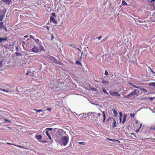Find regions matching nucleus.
<instances>
[{"instance_id":"1","label":"nucleus","mask_w":155,"mask_h":155,"mask_svg":"<svg viewBox=\"0 0 155 155\" xmlns=\"http://www.w3.org/2000/svg\"><path fill=\"white\" fill-rule=\"evenodd\" d=\"M139 92V91L137 89H136L133 91L131 92L124 97L125 98L127 99H133L136 96H138Z\"/></svg>"},{"instance_id":"45","label":"nucleus","mask_w":155,"mask_h":155,"mask_svg":"<svg viewBox=\"0 0 155 155\" xmlns=\"http://www.w3.org/2000/svg\"><path fill=\"white\" fill-rule=\"evenodd\" d=\"M150 100L151 101H152L154 98V97H149V98Z\"/></svg>"},{"instance_id":"16","label":"nucleus","mask_w":155,"mask_h":155,"mask_svg":"<svg viewBox=\"0 0 155 155\" xmlns=\"http://www.w3.org/2000/svg\"><path fill=\"white\" fill-rule=\"evenodd\" d=\"M151 130L153 133H154V136L155 137V127L151 128Z\"/></svg>"},{"instance_id":"41","label":"nucleus","mask_w":155,"mask_h":155,"mask_svg":"<svg viewBox=\"0 0 155 155\" xmlns=\"http://www.w3.org/2000/svg\"><path fill=\"white\" fill-rule=\"evenodd\" d=\"M135 114L134 113H133V114H131V118H134Z\"/></svg>"},{"instance_id":"14","label":"nucleus","mask_w":155,"mask_h":155,"mask_svg":"<svg viewBox=\"0 0 155 155\" xmlns=\"http://www.w3.org/2000/svg\"><path fill=\"white\" fill-rule=\"evenodd\" d=\"M92 55V54L91 53H90V54H87V57L89 59L91 60L92 59V58L91 57V56Z\"/></svg>"},{"instance_id":"18","label":"nucleus","mask_w":155,"mask_h":155,"mask_svg":"<svg viewBox=\"0 0 155 155\" xmlns=\"http://www.w3.org/2000/svg\"><path fill=\"white\" fill-rule=\"evenodd\" d=\"M113 113L115 116H117L118 115L117 111L115 109H113Z\"/></svg>"},{"instance_id":"31","label":"nucleus","mask_w":155,"mask_h":155,"mask_svg":"<svg viewBox=\"0 0 155 155\" xmlns=\"http://www.w3.org/2000/svg\"><path fill=\"white\" fill-rule=\"evenodd\" d=\"M35 41L37 43H38V45L39 44V40L38 39H34Z\"/></svg>"},{"instance_id":"44","label":"nucleus","mask_w":155,"mask_h":155,"mask_svg":"<svg viewBox=\"0 0 155 155\" xmlns=\"http://www.w3.org/2000/svg\"><path fill=\"white\" fill-rule=\"evenodd\" d=\"M30 38H31L33 39V40H34V39H35V38H34V37H33V35H30Z\"/></svg>"},{"instance_id":"17","label":"nucleus","mask_w":155,"mask_h":155,"mask_svg":"<svg viewBox=\"0 0 155 155\" xmlns=\"http://www.w3.org/2000/svg\"><path fill=\"white\" fill-rule=\"evenodd\" d=\"M7 39V37H5V38H0V41L1 42H2L3 41L6 40Z\"/></svg>"},{"instance_id":"12","label":"nucleus","mask_w":155,"mask_h":155,"mask_svg":"<svg viewBox=\"0 0 155 155\" xmlns=\"http://www.w3.org/2000/svg\"><path fill=\"white\" fill-rule=\"evenodd\" d=\"M101 111L103 115V122H105V119H106V115L105 114L104 111H102L101 110Z\"/></svg>"},{"instance_id":"15","label":"nucleus","mask_w":155,"mask_h":155,"mask_svg":"<svg viewBox=\"0 0 155 155\" xmlns=\"http://www.w3.org/2000/svg\"><path fill=\"white\" fill-rule=\"evenodd\" d=\"M46 131V135L49 138V139L50 140H51V137L50 135V134H49L48 131Z\"/></svg>"},{"instance_id":"4","label":"nucleus","mask_w":155,"mask_h":155,"mask_svg":"<svg viewBox=\"0 0 155 155\" xmlns=\"http://www.w3.org/2000/svg\"><path fill=\"white\" fill-rule=\"evenodd\" d=\"M110 94L112 96H116L118 97H120V94L116 91H112L111 90L109 91Z\"/></svg>"},{"instance_id":"39","label":"nucleus","mask_w":155,"mask_h":155,"mask_svg":"<svg viewBox=\"0 0 155 155\" xmlns=\"http://www.w3.org/2000/svg\"><path fill=\"white\" fill-rule=\"evenodd\" d=\"M112 141L113 142H115L116 141H117L118 143H120V142L119 140H116L115 139H112Z\"/></svg>"},{"instance_id":"62","label":"nucleus","mask_w":155,"mask_h":155,"mask_svg":"<svg viewBox=\"0 0 155 155\" xmlns=\"http://www.w3.org/2000/svg\"><path fill=\"white\" fill-rule=\"evenodd\" d=\"M155 0H152V1H153V2Z\"/></svg>"},{"instance_id":"54","label":"nucleus","mask_w":155,"mask_h":155,"mask_svg":"<svg viewBox=\"0 0 155 155\" xmlns=\"http://www.w3.org/2000/svg\"><path fill=\"white\" fill-rule=\"evenodd\" d=\"M52 109L51 108H47V110L50 111V110Z\"/></svg>"},{"instance_id":"64","label":"nucleus","mask_w":155,"mask_h":155,"mask_svg":"<svg viewBox=\"0 0 155 155\" xmlns=\"http://www.w3.org/2000/svg\"><path fill=\"white\" fill-rule=\"evenodd\" d=\"M134 136L135 137H136V135H134Z\"/></svg>"},{"instance_id":"56","label":"nucleus","mask_w":155,"mask_h":155,"mask_svg":"<svg viewBox=\"0 0 155 155\" xmlns=\"http://www.w3.org/2000/svg\"><path fill=\"white\" fill-rule=\"evenodd\" d=\"M28 37V35H26V36H24V37L25 38H27Z\"/></svg>"},{"instance_id":"61","label":"nucleus","mask_w":155,"mask_h":155,"mask_svg":"<svg viewBox=\"0 0 155 155\" xmlns=\"http://www.w3.org/2000/svg\"><path fill=\"white\" fill-rule=\"evenodd\" d=\"M76 48L77 49H78V50H79V48Z\"/></svg>"},{"instance_id":"29","label":"nucleus","mask_w":155,"mask_h":155,"mask_svg":"<svg viewBox=\"0 0 155 155\" xmlns=\"http://www.w3.org/2000/svg\"><path fill=\"white\" fill-rule=\"evenodd\" d=\"M4 117L3 116V115H0V120H3L4 119Z\"/></svg>"},{"instance_id":"49","label":"nucleus","mask_w":155,"mask_h":155,"mask_svg":"<svg viewBox=\"0 0 155 155\" xmlns=\"http://www.w3.org/2000/svg\"><path fill=\"white\" fill-rule=\"evenodd\" d=\"M107 37L105 38L104 39V40H103V41H105L106 40H107Z\"/></svg>"},{"instance_id":"20","label":"nucleus","mask_w":155,"mask_h":155,"mask_svg":"<svg viewBox=\"0 0 155 155\" xmlns=\"http://www.w3.org/2000/svg\"><path fill=\"white\" fill-rule=\"evenodd\" d=\"M43 27L45 28H46L48 31L49 30L50 28L51 27L50 26H46V25L43 26Z\"/></svg>"},{"instance_id":"60","label":"nucleus","mask_w":155,"mask_h":155,"mask_svg":"<svg viewBox=\"0 0 155 155\" xmlns=\"http://www.w3.org/2000/svg\"><path fill=\"white\" fill-rule=\"evenodd\" d=\"M152 72L153 74H155V72L153 71L152 70Z\"/></svg>"},{"instance_id":"13","label":"nucleus","mask_w":155,"mask_h":155,"mask_svg":"<svg viewBox=\"0 0 155 155\" xmlns=\"http://www.w3.org/2000/svg\"><path fill=\"white\" fill-rule=\"evenodd\" d=\"M114 123L113 124V125H112V127L113 128H114L117 126V124L116 123V121L115 119H113Z\"/></svg>"},{"instance_id":"37","label":"nucleus","mask_w":155,"mask_h":155,"mask_svg":"<svg viewBox=\"0 0 155 155\" xmlns=\"http://www.w3.org/2000/svg\"><path fill=\"white\" fill-rule=\"evenodd\" d=\"M4 120H5V122H8L9 123H11V121H10L9 120H8L6 118Z\"/></svg>"},{"instance_id":"38","label":"nucleus","mask_w":155,"mask_h":155,"mask_svg":"<svg viewBox=\"0 0 155 155\" xmlns=\"http://www.w3.org/2000/svg\"><path fill=\"white\" fill-rule=\"evenodd\" d=\"M120 122H121V117H122V114L121 113V112H120Z\"/></svg>"},{"instance_id":"22","label":"nucleus","mask_w":155,"mask_h":155,"mask_svg":"<svg viewBox=\"0 0 155 155\" xmlns=\"http://www.w3.org/2000/svg\"><path fill=\"white\" fill-rule=\"evenodd\" d=\"M76 64L78 65H80L81 66H82V64L81 62H80L79 61H77L76 62Z\"/></svg>"},{"instance_id":"23","label":"nucleus","mask_w":155,"mask_h":155,"mask_svg":"<svg viewBox=\"0 0 155 155\" xmlns=\"http://www.w3.org/2000/svg\"><path fill=\"white\" fill-rule=\"evenodd\" d=\"M0 90L3 91H4V92H9V90H5V89H2V88H0Z\"/></svg>"},{"instance_id":"47","label":"nucleus","mask_w":155,"mask_h":155,"mask_svg":"<svg viewBox=\"0 0 155 155\" xmlns=\"http://www.w3.org/2000/svg\"><path fill=\"white\" fill-rule=\"evenodd\" d=\"M102 36H101V35H100L98 37V40H100V39L102 38Z\"/></svg>"},{"instance_id":"21","label":"nucleus","mask_w":155,"mask_h":155,"mask_svg":"<svg viewBox=\"0 0 155 155\" xmlns=\"http://www.w3.org/2000/svg\"><path fill=\"white\" fill-rule=\"evenodd\" d=\"M149 85L150 86H154L155 88V83L154 82L150 83L149 84Z\"/></svg>"},{"instance_id":"5","label":"nucleus","mask_w":155,"mask_h":155,"mask_svg":"<svg viewBox=\"0 0 155 155\" xmlns=\"http://www.w3.org/2000/svg\"><path fill=\"white\" fill-rule=\"evenodd\" d=\"M50 58L53 61V62L54 63L61 64V62L58 61V60L55 57L51 56L50 57Z\"/></svg>"},{"instance_id":"34","label":"nucleus","mask_w":155,"mask_h":155,"mask_svg":"<svg viewBox=\"0 0 155 155\" xmlns=\"http://www.w3.org/2000/svg\"><path fill=\"white\" fill-rule=\"evenodd\" d=\"M52 128H47L46 130H45V131H48V130H51V131L52 130Z\"/></svg>"},{"instance_id":"11","label":"nucleus","mask_w":155,"mask_h":155,"mask_svg":"<svg viewBox=\"0 0 155 155\" xmlns=\"http://www.w3.org/2000/svg\"><path fill=\"white\" fill-rule=\"evenodd\" d=\"M126 117H127V115L126 114H124V115L123 119V121H122L123 124H124V122H125V121L126 120Z\"/></svg>"},{"instance_id":"32","label":"nucleus","mask_w":155,"mask_h":155,"mask_svg":"<svg viewBox=\"0 0 155 155\" xmlns=\"http://www.w3.org/2000/svg\"><path fill=\"white\" fill-rule=\"evenodd\" d=\"M67 45L68 46H69V47H72L73 48H75V46L74 45H71V44H68Z\"/></svg>"},{"instance_id":"6","label":"nucleus","mask_w":155,"mask_h":155,"mask_svg":"<svg viewBox=\"0 0 155 155\" xmlns=\"http://www.w3.org/2000/svg\"><path fill=\"white\" fill-rule=\"evenodd\" d=\"M31 51L35 53H38L39 51V48L36 47L35 46H34L31 49Z\"/></svg>"},{"instance_id":"63","label":"nucleus","mask_w":155,"mask_h":155,"mask_svg":"<svg viewBox=\"0 0 155 155\" xmlns=\"http://www.w3.org/2000/svg\"><path fill=\"white\" fill-rule=\"evenodd\" d=\"M7 127L8 128H11L9 127Z\"/></svg>"},{"instance_id":"3","label":"nucleus","mask_w":155,"mask_h":155,"mask_svg":"<svg viewBox=\"0 0 155 155\" xmlns=\"http://www.w3.org/2000/svg\"><path fill=\"white\" fill-rule=\"evenodd\" d=\"M54 130L55 132H56L55 135V140L56 141H58L59 140V137L63 135V130L62 129H59L57 128H55Z\"/></svg>"},{"instance_id":"10","label":"nucleus","mask_w":155,"mask_h":155,"mask_svg":"<svg viewBox=\"0 0 155 155\" xmlns=\"http://www.w3.org/2000/svg\"><path fill=\"white\" fill-rule=\"evenodd\" d=\"M35 137L38 140H41L42 138V136L40 134L38 135H36Z\"/></svg>"},{"instance_id":"46","label":"nucleus","mask_w":155,"mask_h":155,"mask_svg":"<svg viewBox=\"0 0 155 155\" xmlns=\"http://www.w3.org/2000/svg\"><path fill=\"white\" fill-rule=\"evenodd\" d=\"M106 81L104 80H103L102 81V83L103 84H104L106 83Z\"/></svg>"},{"instance_id":"28","label":"nucleus","mask_w":155,"mask_h":155,"mask_svg":"<svg viewBox=\"0 0 155 155\" xmlns=\"http://www.w3.org/2000/svg\"><path fill=\"white\" fill-rule=\"evenodd\" d=\"M140 90H143L144 91V93H147V91L146 89H144V88H140Z\"/></svg>"},{"instance_id":"8","label":"nucleus","mask_w":155,"mask_h":155,"mask_svg":"<svg viewBox=\"0 0 155 155\" xmlns=\"http://www.w3.org/2000/svg\"><path fill=\"white\" fill-rule=\"evenodd\" d=\"M5 12H3L2 15H0V21L3 20L5 16Z\"/></svg>"},{"instance_id":"33","label":"nucleus","mask_w":155,"mask_h":155,"mask_svg":"<svg viewBox=\"0 0 155 155\" xmlns=\"http://www.w3.org/2000/svg\"><path fill=\"white\" fill-rule=\"evenodd\" d=\"M122 4L124 5H127V3L125 1H124V0H123L122 1Z\"/></svg>"},{"instance_id":"24","label":"nucleus","mask_w":155,"mask_h":155,"mask_svg":"<svg viewBox=\"0 0 155 155\" xmlns=\"http://www.w3.org/2000/svg\"><path fill=\"white\" fill-rule=\"evenodd\" d=\"M102 90L103 92L105 94L108 95L109 94L108 93L106 89L105 88H102Z\"/></svg>"},{"instance_id":"55","label":"nucleus","mask_w":155,"mask_h":155,"mask_svg":"<svg viewBox=\"0 0 155 155\" xmlns=\"http://www.w3.org/2000/svg\"><path fill=\"white\" fill-rule=\"evenodd\" d=\"M108 140H110V141H112V139H111L108 138Z\"/></svg>"},{"instance_id":"25","label":"nucleus","mask_w":155,"mask_h":155,"mask_svg":"<svg viewBox=\"0 0 155 155\" xmlns=\"http://www.w3.org/2000/svg\"><path fill=\"white\" fill-rule=\"evenodd\" d=\"M4 23L3 22H0V29L4 27Z\"/></svg>"},{"instance_id":"52","label":"nucleus","mask_w":155,"mask_h":155,"mask_svg":"<svg viewBox=\"0 0 155 155\" xmlns=\"http://www.w3.org/2000/svg\"><path fill=\"white\" fill-rule=\"evenodd\" d=\"M139 130H140V129H139V128L138 129H137V130H136V131H135V132H136V133H137V132H138L139 131Z\"/></svg>"},{"instance_id":"2","label":"nucleus","mask_w":155,"mask_h":155,"mask_svg":"<svg viewBox=\"0 0 155 155\" xmlns=\"http://www.w3.org/2000/svg\"><path fill=\"white\" fill-rule=\"evenodd\" d=\"M69 137H68L64 136L61 137L59 139V140L58 141L61 145H63L64 146L67 145L69 141Z\"/></svg>"},{"instance_id":"27","label":"nucleus","mask_w":155,"mask_h":155,"mask_svg":"<svg viewBox=\"0 0 155 155\" xmlns=\"http://www.w3.org/2000/svg\"><path fill=\"white\" fill-rule=\"evenodd\" d=\"M132 86H133V87L134 88H137L138 89H140V87H138L137 86L133 84H132Z\"/></svg>"},{"instance_id":"7","label":"nucleus","mask_w":155,"mask_h":155,"mask_svg":"<svg viewBox=\"0 0 155 155\" xmlns=\"http://www.w3.org/2000/svg\"><path fill=\"white\" fill-rule=\"evenodd\" d=\"M50 21H52L54 23L56 24L57 23V21H56L53 16H51L50 17Z\"/></svg>"},{"instance_id":"43","label":"nucleus","mask_w":155,"mask_h":155,"mask_svg":"<svg viewBox=\"0 0 155 155\" xmlns=\"http://www.w3.org/2000/svg\"><path fill=\"white\" fill-rule=\"evenodd\" d=\"M104 74L105 75H108V73L107 71H106L105 72Z\"/></svg>"},{"instance_id":"30","label":"nucleus","mask_w":155,"mask_h":155,"mask_svg":"<svg viewBox=\"0 0 155 155\" xmlns=\"http://www.w3.org/2000/svg\"><path fill=\"white\" fill-rule=\"evenodd\" d=\"M78 143L81 144H82V145H85V142H78Z\"/></svg>"},{"instance_id":"50","label":"nucleus","mask_w":155,"mask_h":155,"mask_svg":"<svg viewBox=\"0 0 155 155\" xmlns=\"http://www.w3.org/2000/svg\"><path fill=\"white\" fill-rule=\"evenodd\" d=\"M31 73V71H28L26 73V74L28 75L29 73Z\"/></svg>"},{"instance_id":"57","label":"nucleus","mask_w":155,"mask_h":155,"mask_svg":"<svg viewBox=\"0 0 155 155\" xmlns=\"http://www.w3.org/2000/svg\"><path fill=\"white\" fill-rule=\"evenodd\" d=\"M16 54H17V55H21V54H19L18 53H16Z\"/></svg>"},{"instance_id":"19","label":"nucleus","mask_w":155,"mask_h":155,"mask_svg":"<svg viewBox=\"0 0 155 155\" xmlns=\"http://www.w3.org/2000/svg\"><path fill=\"white\" fill-rule=\"evenodd\" d=\"M2 1L8 4H9L10 2V0H3Z\"/></svg>"},{"instance_id":"36","label":"nucleus","mask_w":155,"mask_h":155,"mask_svg":"<svg viewBox=\"0 0 155 155\" xmlns=\"http://www.w3.org/2000/svg\"><path fill=\"white\" fill-rule=\"evenodd\" d=\"M3 62V61H0V68H2V67Z\"/></svg>"},{"instance_id":"40","label":"nucleus","mask_w":155,"mask_h":155,"mask_svg":"<svg viewBox=\"0 0 155 155\" xmlns=\"http://www.w3.org/2000/svg\"><path fill=\"white\" fill-rule=\"evenodd\" d=\"M7 144H8V145H14V146H16V144H13V143H7Z\"/></svg>"},{"instance_id":"9","label":"nucleus","mask_w":155,"mask_h":155,"mask_svg":"<svg viewBox=\"0 0 155 155\" xmlns=\"http://www.w3.org/2000/svg\"><path fill=\"white\" fill-rule=\"evenodd\" d=\"M39 47L41 51H45L44 47L40 44H39Z\"/></svg>"},{"instance_id":"48","label":"nucleus","mask_w":155,"mask_h":155,"mask_svg":"<svg viewBox=\"0 0 155 155\" xmlns=\"http://www.w3.org/2000/svg\"><path fill=\"white\" fill-rule=\"evenodd\" d=\"M51 15L53 16H55V17H56L55 13L54 12L52 13Z\"/></svg>"},{"instance_id":"35","label":"nucleus","mask_w":155,"mask_h":155,"mask_svg":"<svg viewBox=\"0 0 155 155\" xmlns=\"http://www.w3.org/2000/svg\"><path fill=\"white\" fill-rule=\"evenodd\" d=\"M2 28L3 30H5L6 31V32L7 31V29L5 26H4V27H3Z\"/></svg>"},{"instance_id":"53","label":"nucleus","mask_w":155,"mask_h":155,"mask_svg":"<svg viewBox=\"0 0 155 155\" xmlns=\"http://www.w3.org/2000/svg\"><path fill=\"white\" fill-rule=\"evenodd\" d=\"M4 87H5V88H6V87L7 86H8L7 85V84H4Z\"/></svg>"},{"instance_id":"26","label":"nucleus","mask_w":155,"mask_h":155,"mask_svg":"<svg viewBox=\"0 0 155 155\" xmlns=\"http://www.w3.org/2000/svg\"><path fill=\"white\" fill-rule=\"evenodd\" d=\"M34 110L38 112H40L43 111V110L41 109L36 110L35 109H34Z\"/></svg>"},{"instance_id":"51","label":"nucleus","mask_w":155,"mask_h":155,"mask_svg":"<svg viewBox=\"0 0 155 155\" xmlns=\"http://www.w3.org/2000/svg\"><path fill=\"white\" fill-rule=\"evenodd\" d=\"M101 115V113H98L97 114V116H98V117H100Z\"/></svg>"},{"instance_id":"59","label":"nucleus","mask_w":155,"mask_h":155,"mask_svg":"<svg viewBox=\"0 0 155 155\" xmlns=\"http://www.w3.org/2000/svg\"><path fill=\"white\" fill-rule=\"evenodd\" d=\"M131 134H132V135H135V134H134V133H131Z\"/></svg>"},{"instance_id":"42","label":"nucleus","mask_w":155,"mask_h":155,"mask_svg":"<svg viewBox=\"0 0 155 155\" xmlns=\"http://www.w3.org/2000/svg\"><path fill=\"white\" fill-rule=\"evenodd\" d=\"M15 146L18 147L20 148H23V146H20V145H16V146Z\"/></svg>"},{"instance_id":"58","label":"nucleus","mask_w":155,"mask_h":155,"mask_svg":"<svg viewBox=\"0 0 155 155\" xmlns=\"http://www.w3.org/2000/svg\"><path fill=\"white\" fill-rule=\"evenodd\" d=\"M142 125V124H141L140 125V127L139 128V129H140L141 128V127Z\"/></svg>"}]
</instances>
